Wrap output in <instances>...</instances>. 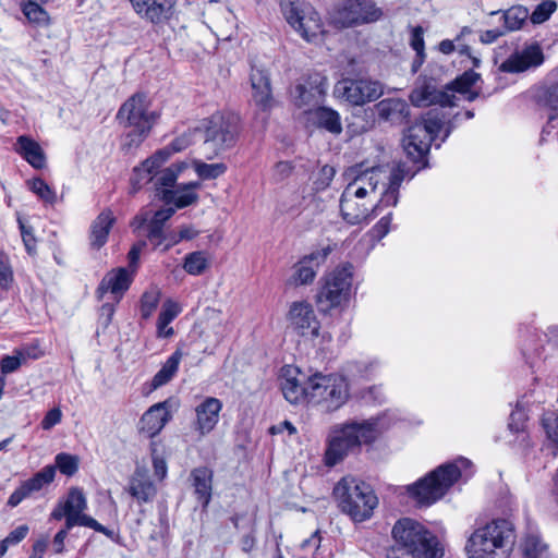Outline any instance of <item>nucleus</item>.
<instances>
[{
  "label": "nucleus",
  "mask_w": 558,
  "mask_h": 558,
  "mask_svg": "<svg viewBox=\"0 0 558 558\" xmlns=\"http://www.w3.org/2000/svg\"><path fill=\"white\" fill-rule=\"evenodd\" d=\"M408 174L404 163H397L389 175L384 168H350L345 172L348 184L340 196L342 219L351 225L368 223L379 206H396L399 189Z\"/></svg>",
  "instance_id": "f257e3e1"
},
{
  "label": "nucleus",
  "mask_w": 558,
  "mask_h": 558,
  "mask_svg": "<svg viewBox=\"0 0 558 558\" xmlns=\"http://www.w3.org/2000/svg\"><path fill=\"white\" fill-rule=\"evenodd\" d=\"M393 546L388 558H442L437 537L411 518L399 519L392 530Z\"/></svg>",
  "instance_id": "f03ea898"
},
{
  "label": "nucleus",
  "mask_w": 558,
  "mask_h": 558,
  "mask_svg": "<svg viewBox=\"0 0 558 558\" xmlns=\"http://www.w3.org/2000/svg\"><path fill=\"white\" fill-rule=\"evenodd\" d=\"M515 529L507 519H493L474 529L465 544L468 558H509L514 543Z\"/></svg>",
  "instance_id": "7ed1b4c3"
},
{
  "label": "nucleus",
  "mask_w": 558,
  "mask_h": 558,
  "mask_svg": "<svg viewBox=\"0 0 558 558\" xmlns=\"http://www.w3.org/2000/svg\"><path fill=\"white\" fill-rule=\"evenodd\" d=\"M384 430L381 420L372 417L335 426L328 436L325 463L333 466L363 444L373 442Z\"/></svg>",
  "instance_id": "20e7f679"
},
{
  "label": "nucleus",
  "mask_w": 558,
  "mask_h": 558,
  "mask_svg": "<svg viewBox=\"0 0 558 558\" xmlns=\"http://www.w3.org/2000/svg\"><path fill=\"white\" fill-rule=\"evenodd\" d=\"M333 496L343 513L356 522L369 519L378 505L372 487L351 475L342 477L333 488Z\"/></svg>",
  "instance_id": "39448f33"
},
{
  "label": "nucleus",
  "mask_w": 558,
  "mask_h": 558,
  "mask_svg": "<svg viewBox=\"0 0 558 558\" xmlns=\"http://www.w3.org/2000/svg\"><path fill=\"white\" fill-rule=\"evenodd\" d=\"M470 464L468 459L460 458L453 463L441 465L409 486L408 490L418 504L427 506L434 504L458 481L462 469L469 468Z\"/></svg>",
  "instance_id": "423d86ee"
},
{
  "label": "nucleus",
  "mask_w": 558,
  "mask_h": 558,
  "mask_svg": "<svg viewBox=\"0 0 558 558\" xmlns=\"http://www.w3.org/2000/svg\"><path fill=\"white\" fill-rule=\"evenodd\" d=\"M205 156L211 159L231 148L239 135V117L233 113L216 112L202 122Z\"/></svg>",
  "instance_id": "0eeeda50"
},
{
  "label": "nucleus",
  "mask_w": 558,
  "mask_h": 558,
  "mask_svg": "<svg viewBox=\"0 0 558 558\" xmlns=\"http://www.w3.org/2000/svg\"><path fill=\"white\" fill-rule=\"evenodd\" d=\"M349 397V384L343 376L315 374L310 377L308 403L323 412L339 410Z\"/></svg>",
  "instance_id": "6e6552de"
},
{
  "label": "nucleus",
  "mask_w": 558,
  "mask_h": 558,
  "mask_svg": "<svg viewBox=\"0 0 558 558\" xmlns=\"http://www.w3.org/2000/svg\"><path fill=\"white\" fill-rule=\"evenodd\" d=\"M353 280V266L343 263L327 272L320 280V287L316 295V303L322 312L347 303L351 295Z\"/></svg>",
  "instance_id": "1a4fd4ad"
},
{
  "label": "nucleus",
  "mask_w": 558,
  "mask_h": 558,
  "mask_svg": "<svg viewBox=\"0 0 558 558\" xmlns=\"http://www.w3.org/2000/svg\"><path fill=\"white\" fill-rule=\"evenodd\" d=\"M280 10L288 24L308 43H319L324 24L317 11L304 0H280Z\"/></svg>",
  "instance_id": "9d476101"
},
{
  "label": "nucleus",
  "mask_w": 558,
  "mask_h": 558,
  "mask_svg": "<svg viewBox=\"0 0 558 558\" xmlns=\"http://www.w3.org/2000/svg\"><path fill=\"white\" fill-rule=\"evenodd\" d=\"M442 126V118L434 111L411 125L402 141L407 155L415 162L423 160Z\"/></svg>",
  "instance_id": "9b49d317"
},
{
  "label": "nucleus",
  "mask_w": 558,
  "mask_h": 558,
  "mask_svg": "<svg viewBox=\"0 0 558 558\" xmlns=\"http://www.w3.org/2000/svg\"><path fill=\"white\" fill-rule=\"evenodd\" d=\"M380 16L381 10L371 0H342L331 12V21L339 27L372 23Z\"/></svg>",
  "instance_id": "f8f14e48"
},
{
  "label": "nucleus",
  "mask_w": 558,
  "mask_h": 558,
  "mask_svg": "<svg viewBox=\"0 0 558 558\" xmlns=\"http://www.w3.org/2000/svg\"><path fill=\"white\" fill-rule=\"evenodd\" d=\"M158 118L159 114L150 109L147 96L142 93L131 96L117 113L119 123L124 128L145 130H151Z\"/></svg>",
  "instance_id": "ddd939ff"
},
{
  "label": "nucleus",
  "mask_w": 558,
  "mask_h": 558,
  "mask_svg": "<svg viewBox=\"0 0 558 558\" xmlns=\"http://www.w3.org/2000/svg\"><path fill=\"white\" fill-rule=\"evenodd\" d=\"M333 93L353 106H363L378 99L384 94V86L367 78H343L336 84Z\"/></svg>",
  "instance_id": "4468645a"
},
{
  "label": "nucleus",
  "mask_w": 558,
  "mask_h": 558,
  "mask_svg": "<svg viewBox=\"0 0 558 558\" xmlns=\"http://www.w3.org/2000/svg\"><path fill=\"white\" fill-rule=\"evenodd\" d=\"M328 88L326 76L313 73L298 83L292 92V100L295 107L304 113H312L324 100Z\"/></svg>",
  "instance_id": "2eb2a0df"
},
{
  "label": "nucleus",
  "mask_w": 558,
  "mask_h": 558,
  "mask_svg": "<svg viewBox=\"0 0 558 558\" xmlns=\"http://www.w3.org/2000/svg\"><path fill=\"white\" fill-rule=\"evenodd\" d=\"M450 88L438 89L435 78L421 75L410 94V100L415 107L440 105L441 107L457 106V95L449 93Z\"/></svg>",
  "instance_id": "dca6fc26"
},
{
  "label": "nucleus",
  "mask_w": 558,
  "mask_h": 558,
  "mask_svg": "<svg viewBox=\"0 0 558 558\" xmlns=\"http://www.w3.org/2000/svg\"><path fill=\"white\" fill-rule=\"evenodd\" d=\"M63 504L68 511V529L81 525L90 527L108 536L111 534L106 526L98 523L94 518L83 513L87 507V502L81 489L71 488Z\"/></svg>",
  "instance_id": "f3484780"
},
{
  "label": "nucleus",
  "mask_w": 558,
  "mask_h": 558,
  "mask_svg": "<svg viewBox=\"0 0 558 558\" xmlns=\"http://www.w3.org/2000/svg\"><path fill=\"white\" fill-rule=\"evenodd\" d=\"M330 253L331 247L328 245L304 255L294 264L293 274L289 278L288 283L294 287L311 284Z\"/></svg>",
  "instance_id": "a211bd4d"
},
{
  "label": "nucleus",
  "mask_w": 558,
  "mask_h": 558,
  "mask_svg": "<svg viewBox=\"0 0 558 558\" xmlns=\"http://www.w3.org/2000/svg\"><path fill=\"white\" fill-rule=\"evenodd\" d=\"M280 387L283 397L291 404L308 402L310 377H306L296 367L290 365L282 367Z\"/></svg>",
  "instance_id": "6ab92c4d"
},
{
  "label": "nucleus",
  "mask_w": 558,
  "mask_h": 558,
  "mask_svg": "<svg viewBox=\"0 0 558 558\" xmlns=\"http://www.w3.org/2000/svg\"><path fill=\"white\" fill-rule=\"evenodd\" d=\"M131 498L138 505L151 504L158 493L155 482L144 465H137L128 478L124 487Z\"/></svg>",
  "instance_id": "aec40b11"
},
{
  "label": "nucleus",
  "mask_w": 558,
  "mask_h": 558,
  "mask_svg": "<svg viewBox=\"0 0 558 558\" xmlns=\"http://www.w3.org/2000/svg\"><path fill=\"white\" fill-rule=\"evenodd\" d=\"M130 2L141 19L160 25L172 17L177 0H130Z\"/></svg>",
  "instance_id": "412c9836"
},
{
  "label": "nucleus",
  "mask_w": 558,
  "mask_h": 558,
  "mask_svg": "<svg viewBox=\"0 0 558 558\" xmlns=\"http://www.w3.org/2000/svg\"><path fill=\"white\" fill-rule=\"evenodd\" d=\"M543 61L544 54L542 49L537 45H532L522 51L512 53L500 64L499 70L506 73H521L541 65Z\"/></svg>",
  "instance_id": "4be33fe9"
},
{
  "label": "nucleus",
  "mask_w": 558,
  "mask_h": 558,
  "mask_svg": "<svg viewBox=\"0 0 558 558\" xmlns=\"http://www.w3.org/2000/svg\"><path fill=\"white\" fill-rule=\"evenodd\" d=\"M289 319L302 336H318L319 323L310 303L304 301L292 303Z\"/></svg>",
  "instance_id": "5701e85b"
},
{
  "label": "nucleus",
  "mask_w": 558,
  "mask_h": 558,
  "mask_svg": "<svg viewBox=\"0 0 558 558\" xmlns=\"http://www.w3.org/2000/svg\"><path fill=\"white\" fill-rule=\"evenodd\" d=\"M250 81L255 105L263 111H269L274 106V98L268 72L253 66Z\"/></svg>",
  "instance_id": "b1692460"
},
{
  "label": "nucleus",
  "mask_w": 558,
  "mask_h": 558,
  "mask_svg": "<svg viewBox=\"0 0 558 558\" xmlns=\"http://www.w3.org/2000/svg\"><path fill=\"white\" fill-rule=\"evenodd\" d=\"M170 401L166 400L151 405L142 416L141 430L149 437L156 436L170 421Z\"/></svg>",
  "instance_id": "393cba45"
},
{
  "label": "nucleus",
  "mask_w": 558,
  "mask_h": 558,
  "mask_svg": "<svg viewBox=\"0 0 558 558\" xmlns=\"http://www.w3.org/2000/svg\"><path fill=\"white\" fill-rule=\"evenodd\" d=\"M132 276L126 268L113 269L102 278L97 293L99 298H102L109 292L119 302L123 293L130 288Z\"/></svg>",
  "instance_id": "a878e982"
},
{
  "label": "nucleus",
  "mask_w": 558,
  "mask_h": 558,
  "mask_svg": "<svg viewBox=\"0 0 558 558\" xmlns=\"http://www.w3.org/2000/svg\"><path fill=\"white\" fill-rule=\"evenodd\" d=\"M221 409V401L214 397L206 398L196 407V429L201 435H206L215 428L218 423L219 412Z\"/></svg>",
  "instance_id": "bb28decb"
},
{
  "label": "nucleus",
  "mask_w": 558,
  "mask_h": 558,
  "mask_svg": "<svg viewBox=\"0 0 558 558\" xmlns=\"http://www.w3.org/2000/svg\"><path fill=\"white\" fill-rule=\"evenodd\" d=\"M378 119L390 124H401L409 116V106L401 98H386L374 107Z\"/></svg>",
  "instance_id": "cd10ccee"
},
{
  "label": "nucleus",
  "mask_w": 558,
  "mask_h": 558,
  "mask_svg": "<svg viewBox=\"0 0 558 558\" xmlns=\"http://www.w3.org/2000/svg\"><path fill=\"white\" fill-rule=\"evenodd\" d=\"M201 187L199 182H190L178 185L175 189H163L161 199L167 205H174L175 208H184L198 201L196 191Z\"/></svg>",
  "instance_id": "c85d7f7f"
},
{
  "label": "nucleus",
  "mask_w": 558,
  "mask_h": 558,
  "mask_svg": "<svg viewBox=\"0 0 558 558\" xmlns=\"http://www.w3.org/2000/svg\"><path fill=\"white\" fill-rule=\"evenodd\" d=\"M169 158L168 149H160L154 156L146 159L140 167L134 169L131 178L133 192L140 190L144 184L154 180L155 170Z\"/></svg>",
  "instance_id": "c756f323"
},
{
  "label": "nucleus",
  "mask_w": 558,
  "mask_h": 558,
  "mask_svg": "<svg viewBox=\"0 0 558 558\" xmlns=\"http://www.w3.org/2000/svg\"><path fill=\"white\" fill-rule=\"evenodd\" d=\"M15 151L35 169L47 166V157L38 142L29 136L21 135L16 138Z\"/></svg>",
  "instance_id": "7c9ffc66"
},
{
  "label": "nucleus",
  "mask_w": 558,
  "mask_h": 558,
  "mask_svg": "<svg viewBox=\"0 0 558 558\" xmlns=\"http://www.w3.org/2000/svg\"><path fill=\"white\" fill-rule=\"evenodd\" d=\"M209 28L220 40H230L235 34L236 25L233 13L225 7L208 15Z\"/></svg>",
  "instance_id": "2f4dec72"
},
{
  "label": "nucleus",
  "mask_w": 558,
  "mask_h": 558,
  "mask_svg": "<svg viewBox=\"0 0 558 558\" xmlns=\"http://www.w3.org/2000/svg\"><path fill=\"white\" fill-rule=\"evenodd\" d=\"M116 222V217L110 209L102 210L96 219L92 222L89 241L94 248L99 250L102 247L110 233V230Z\"/></svg>",
  "instance_id": "473e14b6"
},
{
  "label": "nucleus",
  "mask_w": 558,
  "mask_h": 558,
  "mask_svg": "<svg viewBox=\"0 0 558 558\" xmlns=\"http://www.w3.org/2000/svg\"><path fill=\"white\" fill-rule=\"evenodd\" d=\"M193 486L198 500L206 507L211 498L213 472L205 466L192 471Z\"/></svg>",
  "instance_id": "72a5a7b5"
},
{
  "label": "nucleus",
  "mask_w": 558,
  "mask_h": 558,
  "mask_svg": "<svg viewBox=\"0 0 558 558\" xmlns=\"http://www.w3.org/2000/svg\"><path fill=\"white\" fill-rule=\"evenodd\" d=\"M480 78L481 76L478 73L470 70L456 78V81L446 88H450L449 93L454 95L458 93L465 100L473 101L478 96V93L473 92L472 87L477 83V81H480Z\"/></svg>",
  "instance_id": "f704fd0d"
},
{
  "label": "nucleus",
  "mask_w": 558,
  "mask_h": 558,
  "mask_svg": "<svg viewBox=\"0 0 558 558\" xmlns=\"http://www.w3.org/2000/svg\"><path fill=\"white\" fill-rule=\"evenodd\" d=\"M174 213L175 208L173 207L160 209L155 213L154 217L149 221L147 238L155 247L160 245L165 240L163 225L173 216Z\"/></svg>",
  "instance_id": "c9c22d12"
},
{
  "label": "nucleus",
  "mask_w": 558,
  "mask_h": 558,
  "mask_svg": "<svg viewBox=\"0 0 558 558\" xmlns=\"http://www.w3.org/2000/svg\"><path fill=\"white\" fill-rule=\"evenodd\" d=\"M183 357V353L181 350H175L165 362L161 368L157 372V374L151 379V388L157 389L166 384H168L175 373L178 372L180 362Z\"/></svg>",
  "instance_id": "e433bc0d"
},
{
  "label": "nucleus",
  "mask_w": 558,
  "mask_h": 558,
  "mask_svg": "<svg viewBox=\"0 0 558 558\" xmlns=\"http://www.w3.org/2000/svg\"><path fill=\"white\" fill-rule=\"evenodd\" d=\"M181 307L172 300H167L158 316L157 335L160 338H168L173 335V328L170 323L180 314Z\"/></svg>",
  "instance_id": "4c0bfd02"
},
{
  "label": "nucleus",
  "mask_w": 558,
  "mask_h": 558,
  "mask_svg": "<svg viewBox=\"0 0 558 558\" xmlns=\"http://www.w3.org/2000/svg\"><path fill=\"white\" fill-rule=\"evenodd\" d=\"M311 114L318 126L333 134L341 133L342 124L340 116L336 110L327 107H317Z\"/></svg>",
  "instance_id": "58836bf2"
},
{
  "label": "nucleus",
  "mask_w": 558,
  "mask_h": 558,
  "mask_svg": "<svg viewBox=\"0 0 558 558\" xmlns=\"http://www.w3.org/2000/svg\"><path fill=\"white\" fill-rule=\"evenodd\" d=\"M38 357V354L35 353V349L24 348L15 350L13 355H5L1 359L0 368L3 374H10L17 371L28 360H36Z\"/></svg>",
  "instance_id": "ea45409f"
},
{
  "label": "nucleus",
  "mask_w": 558,
  "mask_h": 558,
  "mask_svg": "<svg viewBox=\"0 0 558 558\" xmlns=\"http://www.w3.org/2000/svg\"><path fill=\"white\" fill-rule=\"evenodd\" d=\"M521 547L525 558H551L548 546L537 534H527Z\"/></svg>",
  "instance_id": "a19ab883"
},
{
  "label": "nucleus",
  "mask_w": 558,
  "mask_h": 558,
  "mask_svg": "<svg viewBox=\"0 0 558 558\" xmlns=\"http://www.w3.org/2000/svg\"><path fill=\"white\" fill-rule=\"evenodd\" d=\"M210 259L205 251H195L184 257L183 269L192 276L203 275L209 267Z\"/></svg>",
  "instance_id": "79ce46f5"
},
{
  "label": "nucleus",
  "mask_w": 558,
  "mask_h": 558,
  "mask_svg": "<svg viewBox=\"0 0 558 558\" xmlns=\"http://www.w3.org/2000/svg\"><path fill=\"white\" fill-rule=\"evenodd\" d=\"M185 169H187V163L184 161L173 163L161 171H157L156 169L154 173L155 185L165 189L172 187L179 174Z\"/></svg>",
  "instance_id": "37998d69"
},
{
  "label": "nucleus",
  "mask_w": 558,
  "mask_h": 558,
  "mask_svg": "<svg viewBox=\"0 0 558 558\" xmlns=\"http://www.w3.org/2000/svg\"><path fill=\"white\" fill-rule=\"evenodd\" d=\"M529 17V11L521 7H512L509 10L505 11L502 15L504 27L502 29L508 32H513L520 29L523 24L526 22Z\"/></svg>",
  "instance_id": "c03bdc74"
},
{
  "label": "nucleus",
  "mask_w": 558,
  "mask_h": 558,
  "mask_svg": "<svg viewBox=\"0 0 558 558\" xmlns=\"http://www.w3.org/2000/svg\"><path fill=\"white\" fill-rule=\"evenodd\" d=\"M56 475V468L53 465H46L37 472L32 478L25 481L23 484L26 489L32 494L40 490L44 486L51 483Z\"/></svg>",
  "instance_id": "a18cd8bd"
},
{
  "label": "nucleus",
  "mask_w": 558,
  "mask_h": 558,
  "mask_svg": "<svg viewBox=\"0 0 558 558\" xmlns=\"http://www.w3.org/2000/svg\"><path fill=\"white\" fill-rule=\"evenodd\" d=\"M28 189L37 195L45 204L54 205L57 203V193L43 179L34 178L27 182Z\"/></svg>",
  "instance_id": "49530a36"
},
{
  "label": "nucleus",
  "mask_w": 558,
  "mask_h": 558,
  "mask_svg": "<svg viewBox=\"0 0 558 558\" xmlns=\"http://www.w3.org/2000/svg\"><path fill=\"white\" fill-rule=\"evenodd\" d=\"M193 166L197 175L203 180L217 179L227 170V166L222 162L206 163L201 160H194Z\"/></svg>",
  "instance_id": "de8ad7c7"
},
{
  "label": "nucleus",
  "mask_w": 558,
  "mask_h": 558,
  "mask_svg": "<svg viewBox=\"0 0 558 558\" xmlns=\"http://www.w3.org/2000/svg\"><path fill=\"white\" fill-rule=\"evenodd\" d=\"M25 17L38 26L47 25L49 16L47 12L37 3L29 1L23 7Z\"/></svg>",
  "instance_id": "09e8293b"
},
{
  "label": "nucleus",
  "mask_w": 558,
  "mask_h": 558,
  "mask_svg": "<svg viewBox=\"0 0 558 558\" xmlns=\"http://www.w3.org/2000/svg\"><path fill=\"white\" fill-rule=\"evenodd\" d=\"M56 469L68 476H72L78 469V458L65 452L58 453L54 458Z\"/></svg>",
  "instance_id": "8fccbe9b"
},
{
  "label": "nucleus",
  "mask_w": 558,
  "mask_h": 558,
  "mask_svg": "<svg viewBox=\"0 0 558 558\" xmlns=\"http://www.w3.org/2000/svg\"><path fill=\"white\" fill-rule=\"evenodd\" d=\"M129 131L122 142V149L129 151L133 148L138 147L142 142L147 137L150 130H145L141 128H130Z\"/></svg>",
  "instance_id": "3c124183"
},
{
  "label": "nucleus",
  "mask_w": 558,
  "mask_h": 558,
  "mask_svg": "<svg viewBox=\"0 0 558 558\" xmlns=\"http://www.w3.org/2000/svg\"><path fill=\"white\" fill-rule=\"evenodd\" d=\"M159 291L156 289H151L146 291L141 300V314L143 318H148L156 310L159 303Z\"/></svg>",
  "instance_id": "603ef678"
},
{
  "label": "nucleus",
  "mask_w": 558,
  "mask_h": 558,
  "mask_svg": "<svg viewBox=\"0 0 558 558\" xmlns=\"http://www.w3.org/2000/svg\"><path fill=\"white\" fill-rule=\"evenodd\" d=\"M541 104L555 112L554 114L549 116V120H554L556 117H558V84L548 87L543 97L541 98Z\"/></svg>",
  "instance_id": "864d4df0"
},
{
  "label": "nucleus",
  "mask_w": 558,
  "mask_h": 558,
  "mask_svg": "<svg viewBox=\"0 0 558 558\" xmlns=\"http://www.w3.org/2000/svg\"><path fill=\"white\" fill-rule=\"evenodd\" d=\"M542 423L547 437L558 449V415L554 412L546 413L542 418Z\"/></svg>",
  "instance_id": "5fc2aeb1"
},
{
  "label": "nucleus",
  "mask_w": 558,
  "mask_h": 558,
  "mask_svg": "<svg viewBox=\"0 0 558 558\" xmlns=\"http://www.w3.org/2000/svg\"><path fill=\"white\" fill-rule=\"evenodd\" d=\"M13 279L14 276L9 257L3 252H0V288L9 289Z\"/></svg>",
  "instance_id": "6e6d98bb"
},
{
  "label": "nucleus",
  "mask_w": 558,
  "mask_h": 558,
  "mask_svg": "<svg viewBox=\"0 0 558 558\" xmlns=\"http://www.w3.org/2000/svg\"><path fill=\"white\" fill-rule=\"evenodd\" d=\"M557 4L554 1H545L536 7L531 15V21L534 24H541L549 19V16L556 11Z\"/></svg>",
  "instance_id": "4d7b16f0"
},
{
  "label": "nucleus",
  "mask_w": 558,
  "mask_h": 558,
  "mask_svg": "<svg viewBox=\"0 0 558 558\" xmlns=\"http://www.w3.org/2000/svg\"><path fill=\"white\" fill-rule=\"evenodd\" d=\"M336 174V170L331 166H324L316 174V178L314 180V187L316 191H323L327 189L331 181L333 180Z\"/></svg>",
  "instance_id": "13d9d810"
},
{
  "label": "nucleus",
  "mask_w": 558,
  "mask_h": 558,
  "mask_svg": "<svg viewBox=\"0 0 558 558\" xmlns=\"http://www.w3.org/2000/svg\"><path fill=\"white\" fill-rule=\"evenodd\" d=\"M424 31L421 26H416L412 29L411 41L410 45L415 50L418 57V65H422L425 60V50H424Z\"/></svg>",
  "instance_id": "bf43d9fd"
},
{
  "label": "nucleus",
  "mask_w": 558,
  "mask_h": 558,
  "mask_svg": "<svg viewBox=\"0 0 558 558\" xmlns=\"http://www.w3.org/2000/svg\"><path fill=\"white\" fill-rule=\"evenodd\" d=\"M151 462H153V469H154L155 476L159 481L165 480L167 476V472H168L167 462L163 457H161L157 453L156 448L151 449Z\"/></svg>",
  "instance_id": "052dcab7"
},
{
  "label": "nucleus",
  "mask_w": 558,
  "mask_h": 558,
  "mask_svg": "<svg viewBox=\"0 0 558 558\" xmlns=\"http://www.w3.org/2000/svg\"><path fill=\"white\" fill-rule=\"evenodd\" d=\"M391 220V213L380 218L379 221L372 228L373 236L377 240H381L384 236H386L390 230Z\"/></svg>",
  "instance_id": "680f3d73"
},
{
  "label": "nucleus",
  "mask_w": 558,
  "mask_h": 558,
  "mask_svg": "<svg viewBox=\"0 0 558 558\" xmlns=\"http://www.w3.org/2000/svg\"><path fill=\"white\" fill-rule=\"evenodd\" d=\"M62 417L61 410L59 408H53L47 412L45 417L41 421V427L45 430L51 429L54 425L59 424Z\"/></svg>",
  "instance_id": "e2e57ef3"
},
{
  "label": "nucleus",
  "mask_w": 558,
  "mask_h": 558,
  "mask_svg": "<svg viewBox=\"0 0 558 558\" xmlns=\"http://www.w3.org/2000/svg\"><path fill=\"white\" fill-rule=\"evenodd\" d=\"M191 145V140L187 135H182V136H179L177 138H174L167 147H165L163 149H168L169 150V156L172 154V153H179V151H182L184 150L185 148H187L189 146Z\"/></svg>",
  "instance_id": "0e129e2a"
},
{
  "label": "nucleus",
  "mask_w": 558,
  "mask_h": 558,
  "mask_svg": "<svg viewBox=\"0 0 558 558\" xmlns=\"http://www.w3.org/2000/svg\"><path fill=\"white\" fill-rule=\"evenodd\" d=\"M471 31L470 28L468 27H463L461 33L456 37L454 40H450V39H444L439 43L438 45V49L440 52L445 53V54H449L451 52L454 51L456 49V45H454V41H459L460 38L464 35V34H470Z\"/></svg>",
  "instance_id": "69168bd1"
},
{
  "label": "nucleus",
  "mask_w": 558,
  "mask_h": 558,
  "mask_svg": "<svg viewBox=\"0 0 558 558\" xmlns=\"http://www.w3.org/2000/svg\"><path fill=\"white\" fill-rule=\"evenodd\" d=\"M28 533V526L23 524L14 529L10 534L5 537L7 543L10 545H15L20 543L22 539L26 537Z\"/></svg>",
  "instance_id": "338daca9"
},
{
  "label": "nucleus",
  "mask_w": 558,
  "mask_h": 558,
  "mask_svg": "<svg viewBox=\"0 0 558 558\" xmlns=\"http://www.w3.org/2000/svg\"><path fill=\"white\" fill-rule=\"evenodd\" d=\"M31 493L26 489L25 485L22 484L16 490L12 493L8 504L11 507H16L23 499H25Z\"/></svg>",
  "instance_id": "774afa93"
}]
</instances>
